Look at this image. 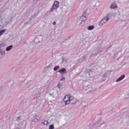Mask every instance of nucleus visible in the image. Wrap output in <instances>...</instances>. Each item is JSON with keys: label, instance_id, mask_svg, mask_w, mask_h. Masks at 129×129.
I'll use <instances>...</instances> for the list:
<instances>
[{"label": "nucleus", "instance_id": "obj_1", "mask_svg": "<svg viewBox=\"0 0 129 129\" xmlns=\"http://www.w3.org/2000/svg\"><path fill=\"white\" fill-rule=\"evenodd\" d=\"M72 100H73V96L70 95L66 96L63 98V101L65 103L64 105L69 104Z\"/></svg>", "mask_w": 129, "mask_h": 129}, {"label": "nucleus", "instance_id": "obj_2", "mask_svg": "<svg viewBox=\"0 0 129 129\" xmlns=\"http://www.w3.org/2000/svg\"><path fill=\"white\" fill-rule=\"evenodd\" d=\"M81 20V22L80 24L81 27H83L84 25H85V22L86 21V20H87V18H86V12L85 11L83 13L82 16H81L80 18Z\"/></svg>", "mask_w": 129, "mask_h": 129}, {"label": "nucleus", "instance_id": "obj_3", "mask_svg": "<svg viewBox=\"0 0 129 129\" xmlns=\"http://www.w3.org/2000/svg\"><path fill=\"white\" fill-rule=\"evenodd\" d=\"M59 5H60V3H59V2L57 1H54L51 8H50V11H49V13H52V12H53L54 10H57V9L59 8Z\"/></svg>", "mask_w": 129, "mask_h": 129}, {"label": "nucleus", "instance_id": "obj_4", "mask_svg": "<svg viewBox=\"0 0 129 129\" xmlns=\"http://www.w3.org/2000/svg\"><path fill=\"white\" fill-rule=\"evenodd\" d=\"M40 119H41L40 116L35 115L33 116L32 121H33V122H38Z\"/></svg>", "mask_w": 129, "mask_h": 129}, {"label": "nucleus", "instance_id": "obj_5", "mask_svg": "<svg viewBox=\"0 0 129 129\" xmlns=\"http://www.w3.org/2000/svg\"><path fill=\"white\" fill-rule=\"evenodd\" d=\"M109 16H110V14H107L105 18L102 19L105 24H106L109 21Z\"/></svg>", "mask_w": 129, "mask_h": 129}, {"label": "nucleus", "instance_id": "obj_6", "mask_svg": "<svg viewBox=\"0 0 129 129\" xmlns=\"http://www.w3.org/2000/svg\"><path fill=\"white\" fill-rule=\"evenodd\" d=\"M57 72H59L60 74H65V73H67L66 69L65 68L59 69Z\"/></svg>", "mask_w": 129, "mask_h": 129}, {"label": "nucleus", "instance_id": "obj_7", "mask_svg": "<svg viewBox=\"0 0 129 129\" xmlns=\"http://www.w3.org/2000/svg\"><path fill=\"white\" fill-rule=\"evenodd\" d=\"M125 77V75H122L120 77H119L117 80H116V82H119V81H121Z\"/></svg>", "mask_w": 129, "mask_h": 129}, {"label": "nucleus", "instance_id": "obj_8", "mask_svg": "<svg viewBox=\"0 0 129 129\" xmlns=\"http://www.w3.org/2000/svg\"><path fill=\"white\" fill-rule=\"evenodd\" d=\"M110 8V9H111V10L114 9H117V6H116V4H115V3H113L111 4Z\"/></svg>", "mask_w": 129, "mask_h": 129}, {"label": "nucleus", "instance_id": "obj_9", "mask_svg": "<svg viewBox=\"0 0 129 129\" xmlns=\"http://www.w3.org/2000/svg\"><path fill=\"white\" fill-rule=\"evenodd\" d=\"M97 124H100V126H101L102 124H105V122L102 121L101 119H99L97 122Z\"/></svg>", "mask_w": 129, "mask_h": 129}, {"label": "nucleus", "instance_id": "obj_10", "mask_svg": "<svg viewBox=\"0 0 129 129\" xmlns=\"http://www.w3.org/2000/svg\"><path fill=\"white\" fill-rule=\"evenodd\" d=\"M98 53H99V50L97 49V50L94 53H92L91 54V56H90V58H91L92 57H93V56H97Z\"/></svg>", "mask_w": 129, "mask_h": 129}, {"label": "nucleus", "instance_id": "obj_11", "mask_svg": "<svg viewBox=\"0 0 129 129\" xmlns=\"http://www.w3.org/2000/svg\"><path fill=\"white\" fill-rule=\"evenodd\" d=\"M41 124H43L44 125H48L49 124V121L46 120H42L41 122Z\"/></svg>", "mask_w": 129, "mask_h": 129}, {"label": "nucleus", "instance_id": "obj_12", "mask_svg": "<svg viewBox=\"0 0 129 129\" xmlns=\"http://www.w3.org/2000/svg\"><path fill=\"white\" fill-rule=\"evenodd\" d=\"M94 28H95L94 25H90L87 27V29L89 31H91V30H93Z\"/></svg>", "mask_w": 129, "mask_h": 129}, {"label": "nucleus", "instance_id": "obj_13", "mask_svg": "<svg viewBox=\"0 0 129 129\" xmlns=\"http://www.w3.org/2000/svg\"><path fill=\"white\" fill-rule=\"evenodd\" d=\"M12 49H13V45H11L10 46H9L8 47H7L6 48V50L7 52H9V51H10V50H12Z\"/></svg>", "mask_w": 129, "mask_h": 129}, {"label": "nucleus", "instance_id": "obj_14", "mask_svg": "<svg viewBox=\"0 0 129 129\" xmlns=\"http://www.w3.org/2000/svg\"><path fill=\"white\" fill-rule=\"evenodd\" d=\"M7 32V29H2L0 30V36H2V35H4L5 33Z\"/></svg>", "mask_w": 129, "mask_h": 129}, {"label": "nucleus", "instance_id": "obj_15", "mask_svg": "<svg viewBox=\"0 0 129 129\" xmlns=\"http://www.w3.org/2000/svg\"><path fill=\"white\" fill-rule=\"evenodd\" d=\"M6 44L2 43L0 44V50H2L4 47H5Z\"/></svg>", "mask_w": 129, "mask_h": 129}, {"label": "nucleus", "instance_id": "obj_16", "mask_svg": "<svg viewBox=\"0 0 129 129\" xmlns=\"http://www.w3.org/2000/svg\"><path fill=\"white\" fill-rule=\"evenodd\" d=\"M59 68H60V67L59 66H56L54 67L53 70H54V71H57V70H58V69H59Z\"/></svg>", "mask_w": 129, "mask_h": 129}, {"label": "nucleus", "instance_id": "obj_17", "mask_svg": "<svg viewBox=\"0 0 129 129\" xmlns=\"http://www.w3.org/2000/svg\"><path fill=\"white\" fill-rule=\"evenodd\" d=\"M105 24L103 20H102L100 23H99V25L100 26H103Z\"/></svg>", "mask_w": 129, "mask_h": 129}, {"label": "nucleus", "instance_id": "obj_18", "mask_svg": "<svg viewBox=\"0 0 129 129\" xmlns=\"http://www.w3.org/2000/svg\"><path fill=\"white\" fill-rule=\"evenodd\" d=\"M0 54H1L2 55H5V50L4 49H0Z\"/></svg>", "mask_w": 129, "mask_h": 129}, {"label": "nucleus", "instance_id": "obj_19", "mask_svg": "<svg viewBox=\"0 0 129 129\" xmlns=\"http://www.w3.org/2000/svg\"><path fill=\"white\" fill-rule=\"evenodd\" d=\"M54 128H55V127H54L53 124H51L49 125V129H54Z\"/></svg>", "mask_w": 129, "mask_h": 129}, {"label": "nucleus", "instance_id": "obj_20", "mask_svg": "<svg viewBox=\"0 0 129 129\" xmlns=\"http://www.w3.org/2000/svg\"><path fill=\"white\" fill-rule=\"evenodd\" d=\"M77 103V101H75V102H72V103H71V105H73V104L74 105H75V104H76Z\"/></svg>", "mask_w": 129, "mask_h": 129}, {"label": "nucleus", "instance_id": "obj_21", "mask_svg": "<svg viewBox=\"0 0 129 129\" xmlns=\"http://www.w3.org/2000/svg\"><path fill=\"white\" fill-rule=\"evenodd\" d=\"M81 60H85V56H82L81 58Z\"/></svg>", "mask_w": 129, "mask_h": 129}, {"label": "nucleus", "instance_id": "obj_22", "mask_svg": "<svg viewBox=\"0 0 129 129\" xmlns=\"http://www.w3.org/2000/svg\"><path fill=\"white\" fill-rule=\"evenodd\" d=\"M64 80H65V77H62V78L60 79V81H64Z\"/></svg>", "mask_w": 129, "mask_h": 129}, {"label": "nucleus", "instance_id": "obj_23", "mask_svg": "<svg viewBox=\"0 0 129 129\" xmlns=\"http://www.w3.org/2000/svg\"><path fill=\"white\" fill-rule=\"evenodd\" d=\"M97 124V122H95V123H94L92 125V126H94V125H96Z\"/></svg>", "mask_w": 129, "mask_h": 129}, {"label": "nucleus", "instance_id": "obj_24", "mask_svg": "<svg viewBox=\"0 0 129 129\" xmlns=\"http://www.w3.org/2000/svg\"><path fill=\"white\" fill-rule=\"evenodd\" d=\"M49 95H50V96H52V97H54V94L49 93Z\"/></svg>", "mask_w": 129, "mask_h": 129}, {"label": "nucleus", "instance_id": "obj_25", "mask_svg": "<svg viewBox=\"0 0 129 129\" xmlns=\"http://www.w3.org/2000/svg\"><path fill=\"white\" fill-rule=\"evenodd\" d=\"M60 87H61V85H60V84H59L57 85V88H60Z\"/></svg>", "mask_w": 129, "mask_h": 129}, {"label": "nucleus", "instance_id": "obj_26", "mask_svg": "<svg viewBox=\"0 0 129 129\" xmlns=\"http://www.w3.org/2000/svg\"><path fill=\"white\" fill-rule=\"evenodd\" d=\"M104 77H107V75H106V73H105L104 75Z\"/></svg>", "mask_w": 129, "mask_h": 129}, {"label": "nucleus", "instance_id": "obj_27", "mask_svg": "<svg viewBox=\"0 0 129 129\" xmlns=\"http://www.w3.org/2000/svg\"><path fill=\"white\" fill-rule=\"evenodd\" d=\"M52 25H56V22H52Z\"/></svg>", "mask_w": 129, "mask_h": 129}, {"label": "nucleus", "instance_id": "obj_28", "mask_svg": "<svg viewBox=\"0 0 129 129\" xmlns=\"http://www.w3.org/2000/svg\"><path fill=\"white\" fill-rule=\"evenodd\" d=\"M37 98H38V97H34L33 99L34 100H35V99H37Z\"/></svg>", "mask_w": 129, "mask_h": 129}, {"label": "nucleus", "instance_id": "obj_29", "mask_svg": "<svg viewBox=\"0 0 129 129\" xmlns=\"http://www.w3.org/2000/svg\"><path fill=\"white\" fill-rule=\"evenodd\" d=\"M17 120H20V116L17 117Z\"/></svg>", "mask_w": 129, "mask_h": 129}, {"label": "nucleus", "instance_id": "obj_30", "mask_svg": "<svg viewBox=\"0 0 129 129\" xmlns=\"http://www.w3.org/2000/svg\"><path fill=\"white\" fill-rule=\"evenodd\" d=\"M24 43H25V44H28V43H27L26 41H25Z\"/></svg>", "mask_w": 129, "mask_h": 129}]
</instances>
